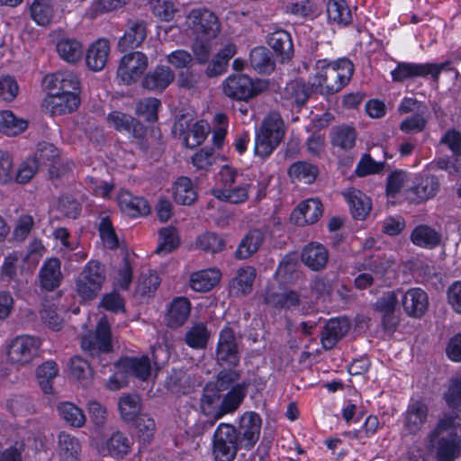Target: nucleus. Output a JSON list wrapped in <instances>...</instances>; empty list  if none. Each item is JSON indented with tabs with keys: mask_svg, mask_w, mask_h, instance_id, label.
<instances>
[{
	"mask_svg": "<svg viewBox=\"0 0 461 461\" xmlns=\"http://www.w3.org/2000/svg\"><path fill=\"white\" fill-rule=\"evenodd\" d=\"M249 64L260 75H270L276 68L272 51L265 46H257L249 52Z\"/></svg>",
	"mask_w": 461,
	"mask_h": 461,
	"instance_id": "obj_32",
	"label": "nucleus"
},
{
	"mask_svg": "<svg viewBox=\"0 0 461 461\" xmlns=\"http://www.w3.org/2000/svg\"><path fill=\"white\" fill-rule=\"evenodd\" d=\"M221 277V273L217 268L199 270L192 273L190 287L195 292H209L219 284Z\"/></svg>",
	"mask_w": 461,
	"mask_h": 461,
	"instance_id": "obj_37",
	"label": "nucleus"
},
{
	"mask_svg": "<svg viewBox=\"0 0 461 461\" xmlns=\"http://www.w3.org/2000/svg\"><path fill=\"white\" fill-rule=\"evenodd\" d=\"M106 121L110 127L120 133L128 134L140 140L146 137V127L131 114L117 110L112 111L107 114Z\"/></svg>",
	"mask_w": 461,
	"mask_h": 461,
	"instance_id": "obj_15",
	"label": "nucleus"
},
{
	"mask_svg": "<svg viewBox=\"0 0 461 461\" xmlns=\"http://www.w3.org/2000/svg\"><path fill=\"white\" fill-rule=\"evenodd\" d=\"M82 446L79 439L61 431L58 436V454L60 461H80Z\"/></svg>",
	"mask_w": 461,
	"mask_h": 461,
	"instance_id": "obj_34",
	"label": "nucleus"
},
{
	"mask_svg": "<svg viewBox=\"0 0 461 461\" xmlns=\"http://www.w3.org/2000/svg\"><path fill=\"white\" fill-rule=\"evenodd\" d=\"M152 14L158 19L164 22H170L178 12L176 5L172 0H154L151 3Z\"/></svg>",
	"mask_w": 461,
	"mask_h": 461,
	"instance_id": "obj_64",
	"label": "nucleus"
},
{
	"mask_svg": "<svg viewBox=\"0 0 461 461\" xmlns=\"http://www.w3.org/2000/svg\"><path fill=\"white\" fill-rule=\"evenodd\" d=\"M357 133L354 127L339 125L330 133V143L343 151H349L356 146Z\"/></svg>",
	"mask_w": 461,
	"mask_h": 461,
	"instance_id": "obj_44",
	"label": "nucleus"
},
{
	"mask_svg": "<svg viewBox=\"0 0 461 461\" xmlns=\"http://www.w3.org/2000/svg\"><path fill=\"white\" fill-rule=\"evenodd\" d=\"M401 418L404 436H416L428 422L429 406L422 398H411Z\"/></svg>",
	"mask_w": 461,
	"mask_h": 461,
	"instance_id": "obj_9",
	"label": "nucleus"
},
{
	"mask_svg": "<svg viewBox=\"0 0 461 461\" xmlns=\"http://www.w3.org/2000/svg\"><path fill=\"white\" fill-rule=\"evenodd\" d=\"M195 245L203 252L214 255L223 251L226 241L221 235L216 232L205 231L197 236Z\"/></svg>",
	"mask_w": 461,
	"mask_h": 461,
	"instance_id": "obj_51",
	"label": "nucleus"
},
{
	"mask_svg": "<svg viewBox=\"0 0 461 461\" xmlns=\"http://www.w3.org/2000/svg\"><path fill=\"white\" fill-rule=\"evenodd\" d=\"M218 364L223 367L235 368L240 361V354L235 332L230 324H226L219 332L215 349Z\"/></svg>",
	"mask_w": 461,
	"mask_h": 461,
	"instance_id": "obj_10",
	"label": "nucleus"
},
{
	"mask_svg": "<svg viewBox=\"0 0 461 461\" xmlns=\"http://www.w3.org/2000/svg\"><path fill=\"white\" fill-rule=\"evenodd\" d=\"M161 108V101L156 97H149L140 100L136 105V113L143 117L148 122H156L158 119V111Z\"/></svg>",
	"mask_w": 461,
	"mask_h": 461,
	"instance_id": "obj_61",
	"label": "nucleus"
},
{
	"mask_svg": "<svg viewBox=\"0 0 461 461\" xmlns=\"http://www.w3.org/2000/svg\"><path fill=\"white\" fill-rule=\"evenodd\" d=\"M186 29H221L218 16L205 7L192 9L185 17Z\"/></svg>",
	"mask_w": 461,
	"mask_h": 461,
	"instance_id": "obj_29",
	"label": "nucleus"
},
{
	"mask_svg": "<svg viewBox=\"0 0 461 461\" xmlns=\"http://www.w3.org/2000/svg\"><path fill=\"white\" fill-rule=\"evenodd\" d=\"M192 304L188 298L176 296L168 303L164 317L167 327L176 330L182 327L189 319Z\"/></svg>",
	"mask_w": 461,
	"mask_h": 461,
	"instance_id": "obj_17",
	"label": "nucleus"
},
{
	"mask_svg": "<svg viewBox=\"0 0 461 461\" xmlns=\"http://www.w3.org/2000/svg\"><path fill=\"white\" fill-rule=\"evenodd\" d=\"M402 294L401 304L404 312L412 318L420 319L429 308V296L427 293L420 287L409 288Z\"/></svg>",
	"mask_w": 461,
	"mask_h": 461,
	"instance_id": "obj_16",
	"label": "nucleus"
},
{
	"mask_svg": "<svg viewBox=\"0 0 461 461\" xmlns=\"http://www.w3.org/2000/svg\"><path fill=\"white\" fill-rule=\"evenodd\" d=\"M54 5L52 0H33L30 5L32 20L39 26H49L54 17Z\"/></svg>",
	"mask_w": 461,
	"mask_h": 461,
	"instance_id": "obj_45",
	"label": "nucleus"
},
{
	"mask_svg": "<svg viewBox=\"0 0 461 461\" xmlns=\"http://www.w3.org/2000/svg\"><path fill=\"white\" fill-rule=\"evenodd\" d=\"M288 174L292 178L310 185L316 180L319 175V168L317 166L307 161H297L290 166Z\"/></svg>",
	"mask_w": 461,
	"mask_h": 461,
	"instance_id": "obj_53",
	"label": "nucleus"
},
{
	"mask_svg": "<svg viewBox=\"0 0 461 461\" xmlns=\"http://www.w3.org/2000/svg\"><path fill=\"white\" fill-rule=\"evenodd\" d=\"M41 344V339L36 336H16L7 346V359L12 365L29 366L40 357Z\"/></svg>",
	"mask_w": 461,
	"mask_h": 461,
	"instance_id": "obj_6",
	"label": "nucleus"
},
{
	"mask_svg": "<svg viewBox=\"0 0 461 461\" xmlns=\"http://www.w3.org/2000/svg\"><path fill=\"white\" fill-rule=\"evenodd\" d=\"M261 424V417L255 411H247L240 418L236 428L244 449L250 450L255 447L259 438Z\"/></svg>",
	"mask_w": 461,
	"mask_h": 461,
	"instance_id": "obj_14",
	"label": "nucleus"
},
{
	"mask_svg": "<svg viewBox=\"0 0 461 461\" xmlns=\"http://www.w3.org/2000/svg\"><path fill=\"white\" fill-rule=\"evenodd\" d=\"M61 262L57 258H50L41 266L39 272L41 285L47 291L58 288L62 280Z\"/></svg>",
	"mask_w": 461,
	"mask_h": 461,
	"instance_id": "obj_28",
	"label": "nucleus"
},
{
	"mask_svg": "<svg viewBox=\"0 0 461 461\" xmlns=\"http://www.w3.org/2000/svg\"><path fill=\"white\" fill-rule=\"evenodd\" d=\"M285 11L297 18L303 20H313L321 14L320 7L312 0H298L290 2L285 5Z\"/></svg>",
	"mask_w": 461,
	"mask_h": 461,
	"instance_id": "obj_47",
	"label": "nucleus"
},
{
	"mask_svg": "<svg viewBox=\"0 0 461 461\" xmlns=\"http://www.w3.org/2000/svg\"><path fill=\"white\" fill-rule=\"evenodd\" d=\"M285 133V122L278 113H268L256 131L254 153L267 158L282 142Z\"/></svg>",
	"mask_w": 461,
	"mask_h": 461,
	"instance_id": "obj_3",
	"label": "nucleus"
},
{
	"mask_svg": "<svg viewBox=\"0 0 461 461\" xmlns=\"http://www.w3.org/2000/svg\"><path fill=\"white\" fill-rule=\"evenodd\" d=\"M211 333L204 322L194 323L185 334V343L193 349H204Z\"/></svg>",
	"mask_w": 461,
	"mask_h": 461,
	"instance_id": "obj_48",
	"label": "nucleus"
},
{
	"mask_svg": "<svg viewBox=\"0 0 461 461\" xmlns=\"http://www.w3.org/2000/svg\"><path fill=\"white\" fill-rule=\"evenodd\" d=\"M58 374L59 366L53 360L45 361L37 367L36 375L44 393L49 394L52 393V379H54Z\"/></svg>",
	"mask_w": 461,
	"mask_h": 461,
	"instance_id": "obj_55",
	"label": "nucleus"
},
{
	"mask_svg": "<svg viewBox=\"0 0 461 461\" xmlns=\"http://www.w3.org/2000/svg\"><path fill=\"white\" fill-rule=\"evenodd\" d=\"M261 81L245 74H230L222 83L224 95L233 100L248 101L262 92Z\"/></svg>",
	"mask_w": 461,
	"mask_h": 461,
	"instance_id": "obj_8",
	"label": "nucleus"
},
{
	"mask_svg": "<svg viewBox=\"0 0 461 461\" xmlns=\"http://www.w3.org/2000/svg\"><path fill=\"white\" fill-rule=\"evenodd\" d=\"M326 13L330 25L346 27L352 21L351 10L345 0H328Z\"/></svg>",
	"mask_w": 461,
	"mask_h": 461,
	"instance_id": "obj_38",
	"label": "nucleus"
},
{
	"mask_svg": "<svg viewBox=\"0 0 461 461\" xmlns=\"http://www.w3.org/2000/svg\"><path fill=\"white\" fill-rule=\"evenodd\" d=\"M391 76L393 82L400 83L413 77H429L428 65L427 63L400 62L391 71Z\"/></svg>",
	"mask_w": 461,
	"mask_h": 461,
	"instance_id": "obj_41",
	"label": "nucleus"
},
{
	"mask_svg": "<svg viewBox=\"0 0 461 461\" xmlns=\"http://www.w3.org/2000/svg\"><path fill=\"white\" fill-rule=\"evenodd\" d=\"M115 366L121 368L128 377H136L141 381H147L151 373V364L147 355L121 357Z\"/></svg>",
	"mask_w": 461,
	"mask_h": 461,
	"instance_id": "obj_20",
	"label": "nucleus"
},
{
	"mask_svg": "<svg viewBox=\"0 0 461 461\" xmlns=\"http://www.w3.org/2000/svg\"><path fill=\"white\" fill-rule=\"evenodd\" d=\"M443 399L449 409L461 416V375L451 378Z\"/></svg>",
	"mask_w": 461,
	"mask_h": 461,
	"instance_id": "obj_60",
	"label": "nucleus"
},
{
	"mask_svg": "<svg viewBox=\"0 0 461 461\" xmlns=\"http://www.w3.org/2000/svg\"><path fill=\"white\" fill-rule=\"evenodd\" d=\"M236 426L221 422L212 438V455L214 461H234L240 449L243 448Z\"/></svg>",
	"mask_w": 461,
	"mask_h": 461,
	"instance_id": "obj_4",
	"label": "nucleus"
},
{
	"mask_svg": "<svg viewBox=\"0 0 461 461\" xmlns=\"http://www.w3.org/2000/svg\"><path fill=\"white\" fill-rule=\"evenodd\" d=\"M267 42L282 63L291 60L294 46L288 31H273L267 37Z\"/></svg>",
	"mask_w": 461,
	"mask_h": 461,
	"instance_id": "obj_36",
	"label": "nucleus"
},
{
	"mask_svg": "<svg viewBox=\"0 0 461 461\" xmlns=\"http://www.w3.org/2000/svg\"><path fill=\"white\" fill-rule=\"evenodd\" d=\"M134 421L139 442L147 445L151 442L155 433V420L147 414H140Z\"/></svg>",
	"mask_w": 461,
	"mask_h": 461,
	"instance_id": "obj_58",
	"label": "nucleus"
},
{
	"mask_svg": "<svg viewBox=\"0 0 461 461\" xmlns=\"http://www.w3.org/2000/svg\"><path fill=\"white\" fill-rule=\"evenodd\" d=\"M105 280V267L98 260H90L76 281L77 292L84 301L94 300Z\"/></svg>",
	"mask_w": 461,
	"mask_h": 461,
	"instance_id": "obj_5",
	"label": "nucleus"
},
{
	"mask_svg": "<svg viewBox=\"0 0 461 461\" xmlns=\"http://www.w3.org/2000/svg\"><path fill=\"white\" fill-rule=\"evenodd\" d=\"M301 260L311 270L321 271L328 263V249L321 243L310 242L303 248Z\"/></svg>",
	"mask_w": 461,
	"mask_h": 461,
	"instance_id": "obj_24",
	"label": "nucleus"
},
{
	"mask_svg": "<svg viewBox=\"0 0 461 461\" xmlns=\"http://www.w3.org/2000/svg\"><path fill=\"white\" fill-rule=\"evenodd\" d=\"M437 461H454L461 452V436L450 431L437 441Z\"/></svg>",
	"mask_w": 461,
	"mask_h": 461,
	"instance_id": "obj_30",
	"label": "nucleus"
},
{
	"mask_svg": "<svg viewBox=\"0 0 461 461\" xmlns=\"http://www.w3.org/2000/svg\"><path fill=\"white\" fill-rule=\"evenodd\" d=\"M349 323L343 319H330L321 332V342L324 349H332L348 332Z\"/></svg>",
	"mask_w": 461,
	"mask_h": 461,
	"instance_id": "obj_27",
	"label": "nucleus"
},
{
	"mask_svg": "<svg viewBox=\"0 0 461 461\" xmlns=\"http://www.w3.org/2000/svg\"><path fill=\"white\" fill-rule=\"evenodd\" d=\"M384 168V162L375 161L369 153H365L357 162L355 174L358 177L379 174Z\"/></svg>",
	"mask_w": 461,
	"mask_h": 461,
	"instance_id": "obj_63",
	"label": "nucleus"
},
{
	"mask_svg": "<svg viewBox=\"0 0 461 461\" xmlns=\"http://www.w3.org/2000/svg\"><path fill=\"white\" fill-rule=\"evenodd\" d=\"M148 68V58L140 51L123 55L117 69V77L124 84L131 85L141 77Z\"/></svg>",
	"mask_w": 461,
	"mask_h": 461,
	"instance_id": "obj_13",
	"label": "nucleus"
},
{
	"mask_svg": "<svg viewBox=\"0 0 461 461\" xmlns=\"http://www.w3.org/2000/svg\"><path fill=\"white\" fill-rule=\"evenodd\" d=\"M160 242L155 252L158 255H167L180 246V237L177 229L174 226L162 227L158 230Z\"/></svg>",
	"mask_w": 461,
	"mask_h": 461,
	"instance_id": "obj_52",
	"label": "nucleus"
},
{
	"mask_svg": "<svg viewBox=\"0 0 461 461\" xmlns=\"http://www.w3.org/2000/svg\"><path fill=\"white\" fill-rule=\"evenodd\" d=\"M323 213V205L319 198H309L302 201L293 210L291 220L298 226L313 224Z\"/></svg>",
	"mask_w": 461,
	"mask_h": 461,
	"instance_id": "obj_18",
	"label": "nucleus"
},
{
	"mask_svg": "<svg viewBox=\"0 0 461 461\" xmlns=\"http://www.w3.org/2000/svg\"><path fill=\"white\" fill-rule=\"evenodd\" d=\"M439 186L440 184L437 176L425 175L416 178L411 191L420 201H427L437 194Z\"/></svg>",
	"mask_w": 461,
	"mask_h": 461,
	"instance_id": "obj_46",
	"label": "nucleus"
},
{
	"mask_svg": "<svg viewBox=\"0 0 461 461\" xmlns=\"http://www.w3.org/2000/svg\"><path fill=\"white\" fill-rule=\"evenodd\" d=\"M239 378L240 373L238 371L224 367L218 373L215 381L208 382L203 387L201 396V407L203 411L214 409L218 405L222 393L234 386Z\"/></svg>",
	"mask_w": 461,
	"mask_h": 461,
	"instance_id": "obj_7",
	"label": "nucleus"
},
{
	"mask_svg": "<svg viewBox=\"0 0 461 461\" xmlns=\"http://www.w3.org/2000/svg\"><path fill=\"white\" fill-rule=\"evenodd\" d=\"M317 72L309 77L308 84L303 79L289 81L285 87V97L295 105L303 106L312 93L334 95L350 81L354 65L347 58L330 64L326 59L316 62Z\"/></svg>",
	"mask_w": 461,
	"mask_h": 461,
	"instance_id": "obj_1",
	"label": "nucleus"
},
{
	"mask_svg": "<svg viewBox=\"0 0 461 461\" xmlns=\"http://www.w3.org/2000/svg\"><path fill=\"white\" fill-rule=\"evenodd\" d=\"M249 385V384L245 381L236 383L228 392L222 393L218 405L208 411V413L212 414L213 418L211 425L224 416L234 413L239 409L247 395Z\"/></svg>",
	"mask_w": 461,
	"mask_h": 461,
	"instance_id": "obj_11",
	"label": "nucleus"
},
{
	"mask_svg": "<svg viewBox=\"0 0 461 461\" xmlns=\"http://www.w3.org/2000/svg\"><path fill=\"white\" fill-rule=\"evenodd\" d=\"M248 175L239 170L235 167L225 164L221 167L214 186L211 190L212 195L215 198L218 191H224L235 185L238 181L242 180Z\"/></svg>",
	"mask_w": 461,
	"mask_h": 461,
	"instance_id": "obj_39",
	"label": "nucleus"
},
{
	"mask_svg": "<svg viewBox=\"0 0 461 461\" xmlns=\"http://www.w3.org/2000/svg\"><path fill=\"white\" fill-rule=\"evenodd\" d=\"M97 230L105 248L109 249H116L119 247V238L110 216L106 215L100 219Z\"/></svg>",
	"mask_w": 461,
	"mask_h": 461,
	"instance_id": "obj_59",
	"label": "nucleus"
},
{
	"mask_svg": "<svg viewBox=\"0 0 461 461\" xmlns=\"http://www.w3.org/2000/svg\"><path fill=\"white\" fill-rule=\"evenodd\" d=\"M256 276L257 271L254 267H240L229 282L230 294L236 297L249 294L253 290Z\"/></svg>",
	"mask_w": 461,
	"mask_h": 461,
	"instance_id": "obj_23",
	"label": "nucleus"
},
{
	"mask_svg": "<svg viewBox=\"0 0 461 461\" xmlns=\"http://www.w3.org/2000/svg\"><path fill=\"white\" fill-rule=\"evenodd\" d=\"M174 200L177 204L192 205L197 200L198 194L193 181L188 176H179L174 183Z\"/></svg>",
	"mask_w": 461,
	"mask_h": 461,
	"instance_id": "obj_43",
	"label": "nucleus"
},
{
	"mask_svg": "<svg viewBox=\"0 0 461 461\" xmlns=\"http://www.w3.org/2000/svg\"><path fill=\"white\" fill-rule=\"evenodd\" d=\"M118 408L124 421H133L140 414V398L135 393L123 395L119 399Z\"/></svg>",
	"mask_w": 461,
	"mask_h": 461,
	"instance_id": "obj_54",
	"label": "nucleus"
},
{
	"mask_svg": "<svg viewBox=\"0 0 461 461\" xmlns=\"http://www.w3.org/2000/svg\"><path fill=\"white\" fill-rule=\"evenodd\" d=\"M48 96L46 106L52 115H62L76 111L80 104V80L70 71H59L46 77Z\"/></svg>",
	"mask_w": 461,
	"mask_h": 461,
	"instance_id": "obj_2",
	"label": "nucleus"
},
{
	"mask_svg": "<svg viewBox=\"0 0 461 461\" xmlns=\"http://www.w3.org/2000/svg\"><path fill=\"white\" fill-rule=\"evenodd\" d=\"M410 240L419 248L433 249L440 244L441 234L431 226L419 224L411 230Z\"/></svg>",
	"mask_w": 461,
	"mask_h": 461,
	"instance_id": "obj_35",
	"label": "nucleus"
},
{
	"mask_svg": "<svg viewBox=\"0 0 461 461\" xmlns=\"http://www.w3.org/2000/svg\"><path fill=\"white\" fill-rule=\"evenodd\" d=\"M69 376L77 380L83 387L92 384L94 371L89 362L85 358L74 356L68 364Z\"/></svg>",
	"mask_w": 461,
	"mask_h": 461,
	"instance_id": "obj_42",
	"label": "nucleus"
},
{
	"mask_svg": "<svg viewBox=\"0 0 461 461\" xmlns=\"http://www.w3.org/2000/svg\"><path fill=\"white\" fill-rule=\"evenodd\" d=\"M344 195L354 219L363 221L369 215L372 203L370 198L365 193L352 188Z\"/></svg>",
	"mask_w": 461,
	"mask_h": 461,
	"instance_id": "obj_33",
	"label": "nucleus"
},
{
	"mask_svg": "<svg viewBox=\"0 0 461 461\" xmlns=\"http://www.w3.org/2000/svg\"><path fill=\"white\" fill-rule=\"evenodd\" d=\"M81 348L91 356L113 351L111 326L107 320L101 319L96 325L95 334L84 336Z\"/></svg>",
	"mask_w": 461,
	"mask_h": 461,
	"instance_id": "obj_12",
	"label": "nucleus"
},
{
	"mask_svg": "<svg viewBox=\"0 0 461 461\" xmlns=\"http://www.w3.org/2000/svg\"><path fill=\"white\" fill-rule=\"evenodd\" d=\"M110 52L107 40L98 39L86 50V64L92 71H101L106 65Z\"/></svg>",
	"mask_w": 461,
	"mask_h": 461,
	"instance_id": "obj_31",
	"label": "nucleus"
},
{
	"mask_svg": "<svg viewBox=\"0 0 461 461\" xmlns=\"http://www.w3.org/2000/svg\"><path fill=\"white\" fill-rule=\"evenodd\" d=\"M105 447L111 457L120 460L131 452V443L124 433L116 431L107 439Z\"/></svg>",
	"mask_w": 461,
	"mask_h": 461,
	"instance_id": "obj_49",
	"label": "nucleus"
},
{
	"mask_svg": "<svg viewBox=\"0 0 461 461\" xmlns=\"http://www.w3.org/2000/svg\"><path fill=\"white\" fill-rule=\"evenodd\" d=\"M121 211L131 218L147 216L150 212V205L142 196L133 195L127 190H121L117 196Z\"/></svg>",
	"mask_w": 461,
	"mask_h": 461,
	"instance_id": "obj_21",
	"label": "nucleus"
},
{
	"mask_svg": "<svg viewBox=\"0 0 461 461\" xmlns=\"http://www.w3.org/2000/svg\"><path fill=\"white\" fill-rule=\"evenodd\" d=\"M28 122L15 116L10 110L0 112V132L6 136H16L24 131Z\"/></svg>",
	"mask_w": 461,
	"mask_h": 461,
	"instance_id": "obj_50",
	"label": "nucleus"
},
{
	"mask_svg": "<svg viewBox=\"0 0 461 461\" xmlns=\"http://www.w3.org/2000/svg\"><path fill=\"white\" fill-rule=\"evenodd\" d=\"M253 187V180L248 175L230 188L224 191H218V194L215 198L220 202L230 204H242L248 202L249 193Z\"/></svg>",
	"mask_w": 461,
	"mask_h": 461,
	"instance_id": "obj_26",
	"label": "nucleus"
},
{
	"mask_svg": "<svg viewBox=\"0 0 461 461\" xmlns=\"http://www.w3.org/2000/svg\"><path fill=\"white\" fill-rule=\"evenodd\" d=\"M175 79L174 71L167 66L158 65L147 73L141 81L143 88L162 93Z\"/></svg>",
	"mask_w": 461,
	"mask_h": 461,
	"instance_id": "obj_22",
	"label": "nucleus"
},
{
	"mask_svg": "<svg viewBox=\"0 0 461 461\" xmlns=\"http://www.w3.org/2000/svg\"><path fill=\"white\" fill-rule=\"evenodd\" d=\"M263 241L264 236L259 230L254 229L248 231L234 252L235 258L239 260L249 258L259 249Z\"/></svg>",
	"mask_w": 461,
	"mask_h": 461,
	"instance_id": "obj_40",
	"label": "nucleus"
},
{
	"mask_svg": "<svg viewBox=\"0 0 461 461\" xmlns=\"http://www.w3.org/2000/svg\"><path fill=\"white\" fill-rule=\"evenodd\" d=\"M208 134L207 124L204 121L195 122L184 138V144L186 148L194 149L201 145Z\"/></svg>",
	"mask_w": 461,
	"mask_h": 461,
	"instance_id": "obj_62",
	"label": "nucleus"
},
{
	"mask_svg": "<svg viewBox=\"0 0 461 461\" xmlns=\"http://www.w3.org/2000/svg\"><path fill=\"white\" fill-rule=\"evenodd\" d=\"M57 51L59 57L68 63L77 62L83 54L81 43L71 39L60 40L57 44Z\"/></svg>",
	"mask_w": 461,
	"mask_h": 461,
	"instance_id": "obj_57",
	"label": "nucleus"
},
{
	"mask_svg": "<svg viewBox=\"0 0 461 461\" xmlns=\"http://www.w3.org/2000/svg\"><path fill=\"white\" fill-rule=\"evenodd\" d=\"M194 39L192 50L199 64H206L210 59L211 51L217 45L221 31H193Z\"/></svg>",
	"mask_w": 461,
	"mask_h": 461,
	"instance_id": "obj_19",
	"label": "nucleus"
},
{
	"mask_svg": "<svg viewBox=\"0 0 461 461\" xmlns=\"http://www.w3.org/2000/svg\"><path fill=\"white\" fill-rule=\"evenodd\" d=\"M40 158H47L51 163L49 166V176L50 179H61L72 171L71 161H61L59 158V150L52 144H45L40 150Z\"/></svg>",
	"mask_w": 461,
	"mask_h": 461,
	"instance_id": "obj_25",
	"label": "nucleus"
},
{
	"mask_svg": "<svg viewBox=\"0 0 461 461\" xmlns=\"http://www.w3.org/2000/svg\"><path fill=\"white\" fill-rule=\"evenodd\" d=\"M57 411L59 416L72 427L81 428L86 422L84 411L70 402H60Z\"/></svg>",
	"mask_w": 461,
	"mask_h": 461,
	"instance_id": "obj_56",
	"label": "nucleus"
}]
</instances>
